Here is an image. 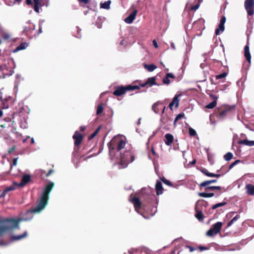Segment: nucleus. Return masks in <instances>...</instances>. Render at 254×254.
<instances>
[{
  "instance_id": "39",
  "label": "nucleus",
  "mask_w": 254,
  "mask_h": 254,
  "mask_svg": "<svg viewBox=\"0 0 254 254\" xmlns=\"http://www.w3.org/2000/svg\"><path fill=\"white\" fill-rule=\"evenodd\" d=\"M185 117V114H184V113H180V114H178V115L176 116V118H175V120H174V125L175 126H176V122H177L178 120H179L181 119L182 118H183V117Z\"/></svg>"
},
{
  "instance_id": "22",
  "label": "nucleus",
  "mask_w": 254,
  "mask_h": 254,
  "mask_svg": "<svg viewBox=\"0 0 254 254\" xmlns=\"http://www.w3.org/2000/svg\"><path fill=\"white\" fill-rule=\"evenodd\" d=\"M3 222L0 220V236H2L6 231L9 230L8 226L4 225H2Z\"/></svg>"
},
{
  "instance_id": "47",
  "label": "nucleus",
  "mask_w": 254,
  "mask_h": 254,
  "mask_svg": "<svg viewBox=\"0 0 254 254\" xmlns=\"http://www.w3.org/2000/svg\"><path fill=\"white\" fill-rule=\"evenodd\" d=\"M199 7V2H198L196 4H195L191 7V10H196Z\"/></svg>"
},
{
  "instance_id": "61",
  "label": "nucleus",
  "mask_w": 254,
  "mask_h": 254,
  "mask_svg": "<svg viewBox=\"0 0 254 254\" xmlns=\"http://www.w3.org/2000/svg\"><path fill=\"white\" fill-rule=\"evenodd\" d=\"M210 81H211V83L212 84H214V85L216 84V83L214 82L212 78L210 79Z\"/></svg>"
},
{
  "instance_id": "27",
  "label": "nucleus",
  "mask_w": 254,
  "mask_h": 254,
  "mask_svg": "<svg viewBox=\"0 0 254 254\" xmlns=\"http://www.w3.org/2000/svg\"><path fill=\"white\" fill-rule=\"evenodd\" d=\"M27 236V233L26 232H25L23 234L18 235V236H12L11 237V240L12 241H17L21 240L23 238L26 237Z\"/></svg>"
},
{
  "instance_id": "64",
  "label": "nucleus",
  "mask_w": 254,
  "mask_h": 254,
  "mask_svg": "<svg viewBox=\"0 0 254 254\" xmlns=\"http://www.w3.org/2000/svg\"><path fill=\"white\" fill-rule=\"evenodd\" d=\"M14 0L17 3H20L22 1V0Z\"/></svg>"
},
{
  "instance_id": "17",
  "label": "nucleus",
  "mask_w": 254,
  "mask_h": 254,
  "mask_svg": "<svg viewBox=\"0 0 254 254\" xmlns=\"http://www.w3.org/2000/svg\"><path fill=\"white\" fill-rule=\"evenodd\" d=\"M170 78L175 79V76L172 73H167L162 80L163 84L166 85L170 84L171 83Z\"/></svg>"
},
{
  "instance_id": "13",
  "label": "nucleus",
  "mask_w": 254,
  "mask_h": 254,
  "mask_svg": "<svg viewBox=\"0 0 254 254\" xmlns=\"http://www.w3.org/2000/svg\"><path fill=\"white\" fill-rule=\"evenodd\" d=\"M31 177L30 175L26 174L23 176L21 182L18 183H14V184H16L17 186L19 187H23L25 186L26 184L29 183L31 180Z\"/></svg>"
},
{
  "instance_id": "50",
  "label": "nucleus",
  "mask_w": 254,
  "mask_h": 254,
  "mask_svg": "<svg viewBox=\"0 0 254 254\" xmlns=\"http://www.w3.org/2000/svg\"><path fill=\"white\" fill-rule=\"evenodd\" d=\"M80 3H84L86 4L88 3L90 1V0H77Z\"/></svg>"
},
{
  "instance_id": "38",
  "label": "nucleus",
  "mask_w": 254,
  "mask_h": 254,
  "mask_svg": "<svg viewBox=\"0 0 254 254\" xmlns=\"http://www.w3.org/2000/svg\"><path fill=\"white\" fill-rule=\"evenodd\" d=\"M217 105L216 101H213L209 104L206 105L205 108L207 109H213Z\"/></svg>"
},
{
  "instance_id": "3",
  "label": "nucleus",
  "mask_w": 254,
  "mask_h": 254,
  "mask_svg": "<svg viewBox=\"0 0 254 254\" xmlns=\"http://www.w3.org/2000/svg\"><path fill=\"white\" fill-rule=\"evenodd\" d=\"M235 106L222 105L217 108L215 110V114L217 118L220 119H224L226 116L233 113Z\"/></svg>"
},
{
  "instance_id": "7",
  "label": "nucleus",
  "mask_w": 254,
  "mask_h": 254,
  "mask_svg": "<svg viewBox=\"0 0 254 254\" xmlns=\"http://www.w3.org/2000/svg\"><path fill=\"white\" fill-rule=\"evenodd\" d=\"M25 0V2L27 5H31L34 11L39 13L40 12V7L42 6L41 3L43 0Z\"/></svg>"
},
{
  "instance_id": "40",
  "label": "nucleus",
  "mask_w": 254,
  "mask_h": 254,
  "mask_svg": "<svg viewBox=\"0 0 254 254\" xmlns=\"http://www.w3.org/2000/svg\"><path fill=\"white\" fill-rule=\"evenodd\" d=\"M233 155L231 152L227 153L224 156V158L226 161H230L233 158Z\"/></svg>"
},
{
  "instance_id": "42",
  "label": "nucleus",
  "mask_w": 254,
  "mask_h": 254,
  "mask_svg": "<svg viewBox=\"0 0 254 254\" xmlns=\"http://www.w3.org/2000/svg\"><path fill=\"white\" fill-rule=\"evenodd\" d=\"M161 180L165 184L171 187L173 186L172 183L169 180L166 179L165 178L163 177L162 178H161Z\"/></svg>"
},
{
  "instance_id": "56",
  "label": "nucleus",
  "mask_w": 254,
  "mask_h": 254,
  "mask_svg": "<svg viewBox=\"0 0 254 254\" xmlns=\"http://www.w3.org/2000/svg\"><path fill=\"white\" fill-rule=\"evenodd\" d=\"M210 96L214 100L213 101H217L218 97L216 96H215L214 95L210 94Z\"/></svg>"
},
{
  "instance_id": "14",
  "label": "nucleus",
  "mask_w": 254,
  "mask_h": 254,
  "mask_svg": "<svg viewBox=\"0 0 254 254\" xmlns=\"http://www.w3.org/2000/svg\"><path fill=\"white\" fill-rule=\"evenodd\" d=\"M137 13V10L134 9L127 18L124 20L125 22L127 24H131L135 19Z\"/></svg>"
},
{
  "instance_id": "12",
  "label": "nucleus",
  "mask_w": 254,
  "mask_h": 254,
  "mask_svg": "<svg viewBox=\"0 0 254 254\" xmlns=\"http://www.w3.org/2000/svg\"><path fill=\"white\" fill-rule=\"evenodd\" d=\"M130 201L133 203L135 211L138 212L141 207V202L139 198L134 196L130 199Z\"/></svg>"
},
{
  "instance_id": "59",
  "label": "nucleus",
  "mask_w": 254,
  "mask_h": 254,
  "mask_svg": "<svg viewBox=\"0 0 254 254\" xmlns=\"http://www.w3.org/2000/svg\"><path fill=\"white\" fill-rule=\"evenodd\" d=\"M151 152L154 155H155V156L156 155V153L153 147H152V148H151Z\"/></svg>"
},
{
  "instance_id": "58",
  "label": "nucleus",
  "mask_w": 254,
  "mask_h": 254,
  "mask_svg": "<svg viewBox=\"0 0 254 254\" xmlns=\"http://www.w3.org/2000/svg\"><path fill=\"white\" fill-rule=\"evenodd\" d=\"M53 172V170L51 169V170H50L48 171V173L46 175V176L47 177H48V176H50V175H51Z\"/></svg>"
},
{
  "instance_id": "32",
  "label": "nucleus",
  "mask_w": 254,
  "mask_h": 254,
  "mask_svg": "<svg viewBox=\"0 0 254 254\" xmlns=\"http://www.w3.org/2000/svg\"><path fill=\"white\" fill-rule=\"evenodd\" d=\"M216 182H217V180H215V179L211 180H208V181H204L203 182H202L200 184V186L201 187H206V186H208V185H209V184H210L211 183H216Z\"/></svg>"
},
{
  "instance_id": "16",
  "label": "nucleus",
  "mask_w": 254,
  "mask_h": 254,
  "mask_svg": "<svg viewBox=\"0 0 254 254\" xmlns=\"http://www.w3.org/2000/svg\"><path fill=\"white\" fill-rule=\"evenodd\" d=\"M155 190L156 191V194L157 195H159L163 193L164 189L162 187V183L160 181H157L156 182L155 185Z\"/></svg>"
},
{
  "instance_id": "49",
  "label": "nucleus",
  "mask_w": 254,
  "mask_h": 254,
  "mask_svg": "<svg viewBox=\"0 0 254 254\" xmlns=\"http://www.w3.org/2000/svg\"><path fill=\"white\" fill-rule=\"evenodd\" d=\"M225 22H226V17L225 16H222L221 18V19H220L219 23L224 25V24H225Z\"/></svg>"
},
{
  "instance_id": "2",
  "label": "nucleus",
  "mask_w": 254,
  "mask_h": 254,
  "mask_svg": "<svg viewBox=\"0 0 254 254\" xmlns=\"http://www.w3.org/2000/svg\"><path fill=\"white\" fill-rule=\"evenodd\" d=\"M127 143L126 140L123 139L121 135L114 136L107 144L109 151V154L111 156H114L115 151L120 152L125 148Z\"/></svg>"
},
{
  "instance_id": "46",
  "label": "nucleus",
  "mask_w": 254,
  "mask_h": 254,
  "mask_svg": "<svg viewBox=\"0 0 254 254\" xmlns=\"http://www.w3.org/2000/svg\"><path fill=\"white\" fill-rule=\"evenodd\" d=\"M240 162L239 160H236L233 163H232L229 167V169H231L234 166L237 164L238 163Z\"/></svg>"
},
{
  "instance_id": "1",
  "label": "nucleus",
  "mask_w": 254,
  "mask_h": 254,
  "mask_svg": "<svg viewBox=\"0 0 254 254\" xmlns=\"http://www.w3.org/2000/svg\"><path fill=\"white\" fill-rule=\"evenodd\" d=\"M54 186V183L53 182H50L46 186L42 191L41 196L37 200V206L35 207L31 208L27 210L23 214V219L24 220L28 221L31 220L33 217V213H39L45 208L48 204L49 194L53 189Z\"/></svg>"
},
{
  "instance_id": "43",
  "label": "nucleus",
  "mask_w": 254,
  "mask_h": 254,
  "mask_svg": "<svg viewBox=\"0 0 254 254\" xmlns=\"http://www.w3.org/2000/svg\"><path fill=\"white\" fill-rule=\"evenodd\" d=\"M227 75V73L226 72H224L221 74L216 75L215 76V78L216 79H222V78H224L225 77H226Z\"/></svg>"
},
{
  "instance_id": "62",
  "label": "nucleus",
  "mask_w": 254,
  "mask_h": 254,
  "mask_svg": "<svg viewBox=\"0 0 254 254\" xmlns=\"http://www.w3.org/2000/svg\"><path fill=\"white\" fill-rule=\"evenodd\" d=\"M30 138V137H29V136H27L25 139H23V142H24H24H25L27 141V140L28 138Z\"/></svg>"
},
{
  "instance_id": "51",
  "label": "nucleus",
  "mask_w": 254,
  "mask_h": 254,
  "mask_svg": "<svg viewBox=\"0 0 254 254\" xmlns=\"http://www.w3.org/2000/svg\"><path fill=\"white\" fill-rule=\"evenodd\" d=\"M198 249L200 251H204V250H206L208 249L207 247H204V246H202L198 247L196 248V249Z\"/></svg>"
},
{
  "instance_id": "4",
  "label": "nucleus",
  "mask_w": 254,
  "mask_h": 254,
  "mask_svg": "<svg viewBox=\"0 0 254 254\" xmlns=\"http://www.w3.org/2000/svg\"><path fill=\"white\" fill-rule=\"evenodd\" d=\"M135 89H140V87L138 85H128L126 86H118L115 87V90L113 94L116 96H121L125 94L128 91H133Z\"/></svg>"
},
{
  "instance_id": "24",
  "label": "nucleus",
  "mask_w": 254,
  "mask_h": 254,
  "mask_svg": "<svg viewBox=\"0 0 254 254\" xmlns=\"http://www.w3.org/2000/svg\"><path fill=\"white\" fill-rule=\"evenodd\" d=\"M246 189L247 190V193L251 195H254V186L249 184L246 186Z\"/></svg>"
},
{
  "instance_id": "8",
  "label": "nucleus",
  "mask_w": 254,
  "mask_h": 254,
  "mask_svg": "<svg viewBox=\"0 0 254 254\" xmlns=\"http://www.w3.org/2000/svg\"><path fill=\"white\" fill-rule=\"evenodd\" d=\"M202 207L203 205L199 202H197L195 206V211L196 212L195 216L200 221H203L204 219V216L202 213Z\"/></svg>"
},
{
  "instance_id": "19",
  "label": "nucleus",
  "mask_w": 254,
  "mask_h": 254,
  "mask_svg": "<svg viewBox=\"0 0 254 254\" xmlns=\"http://www.w3.org/2000/svg\"><path fill=\"white\" fill-rule=\"evenodd\" d=\"M165 144L168 146L171 145L172 144L174 139L173 135L170 133L166 134L165 135Z\"/></svg>"
},
{
  "instance_id": "34",
  "label": "nucleus",
  "mask_w": 254,
  "mask_h": 254,
  "mask_svg": "<svg viewBox=\"0 0 254 254\" xmlns=\"http://www.w3.org/2000/svg\"><path fill=\"white\" fill-rule=\"evenodd\" d=\"M111 1L108 0L104 2V3H101L100 7L104 9H109L110 8V5Z\"/></svg>"
},
{
  "instance_id": "9",
  "label": "nucleus",
  "mask_w": 254,
  "mask_h": 254,
  "mask_svg": "<svg viewBox=\"0 0 254 254\" xmlns=\"http://www.w3.org/2000/svg\"><path fill=\"white\" fill-rule=\"evenodd\" d=\"M245 8L249 16L253 15L254 14V0H246Z\"/></svg>"
},
{
  "instance_id": "53",
  "label": "nucleus",
  "mask_w": 254,
  "mask_h": 254,
  "mask_svg": "<svg viewBox=\"0 0 254 254\" xmlns=\"http://www.w3.org/2000/svg\"><path fill=\"white\" fill-rule=\"evenodd\" d=\"M215 190V186H210L208 187L205 188V190Z\"/></svg>"
},
{
  "instance_id": "37",
  "label": "nucleus",
  "mask_w": 254,
  "mask_h": 254,
  "mask_svg": "<svg viewBox=\"0 0 254 254\" xmlns=\"http://www.w3.org/2000/svg\"><path fill=\"white\" fill-rule=\"evenodd\" d=\"M240 218V215H237L236 216H235L227 224V227L231 226L234 222L238 220Z\"/></svg>"
},
{
  "instance_id": "63",
  "label": "nucleus",
  "mask_w": 254,
  "mask_h": 254,
  "mask_svg": "<svg viewBox=\"0 0 254 254\" xmlns=\"http://www.w3.org/2000/svg\"><path fill=\"white\" fill-rule=\"evenodd\" d=\"M34 142H35V141H34V138H31V144H34Z\"/></svg>"
},
{
  "instance_id": "10",
  "label": "nucleus",
  "mask_w": 254,
  "mask_h": 254,
  "mask_svg": "<svg viewBox=\"0 0 254 254\" xmlns=\"http://www.w3.org/2000/svg\"><path fill=\"white\" fill-rule=\"evenodd\" d=\"M73 139L74 140V144L76 147H78L81 143L84 136L82 134L79 132L78 131H75L73 136Z\"/></svg>"
},
{
  "instance_id": "54",
  "label": "nucleus",
  "mask_w": 254,
  "mask_h": 254,
  "mask_svg": "<svg viewBox=\"0 0 254 254\" xmlns=\"http://www.w3.org/2000/svg\"><path fill=\"white\" fill-rule=\"evenodd\" d=\"M153 45L155 48H157L158 47V44L155 40H154L152 42Z\"/></svg>"
},
{
  "instance_id": "20",
  "label": "nucleus",
  "mask_w": 254,
  "mask_h": 254,
  "mask_svg": "<svg viewBox=\"0 0 254 254\" xmlns=\"http://www.w3.org/2000/svg\"><path fill=\"white\" fill-rule=\"evenodd\" d=\"M179 95H176L173 98L172 101L170 103L169 107L171 110H173V106L175 105L176 108L179 106V99H178Z\"/></svg>"
},
{
  "instance_id": "28",
  "label": "nucleus",
  "mask_w": 254,
  "mask_h": 254,
  "mask_svg": "<svg viewBox=\"0 0 254 254\" xmlns=\"http://www.w3.org/2000/svg\"><path fill=\"white\" fill-rule=\"evenodd\" d=\"M144 67L148 71L151 72L157 68V66L154 64H144Z\"/></svg>"
},
{
  "instance_id": "6",
  "label": "nucleus",
  "mask_w": 254,
  "mask_h": 254,
  "mask_svg": "<svg viewBox=\"0 0 254 254\" xmlns=\"http://www.w3.org/2000/svg\"><path fill=\"white\" fill-rule=\"evenodd\" d=\"M222 223L218 222L213 225L211 228L207 232L206 235L207 236L212 237L219 233L222 226Z\"/></svg>"
},
{
  "instance_id": "31",
  "label": "nucleus",
  "mask_w": 254,
  "mask_h": 254,
  "mask_svg": "<svg viewBox=\"0 0 254 254\" xmlns=\"http://www.w3.org/2000/svg\"><path fill=\"white\" fill-rule=\"evenodd\" d=\"M225 27L223 24H219L218 27L215 30V34L216 35H218L220 32H222L224 31Z\"/></svg>"
},
{
  "instance_id": "23",
  "label": "nucleus",
  "mask_w": 254,
  "mask_h": 254,
  "mask_svg": "<svg viewBox=\"0 0 254 254\" xmlns=\"http://www.w3.org/2000/svg\"><path fill=\"white\" fill-rule=\"evenodd\" d=\"M240 144H243L249 146H254V140H248L247 139L240 140L238 141Z\"/></svg>"
},
{
  "instance_id": "26",
  "label": "nucleus",
  "mask_w": 254,
  "mask_h": 254,
  "mask_svg": "<svg viewBox=\"0 0 254 254\" xmlns=\"http://www.w3.org/2000/svg\"><path fill=\"white\" fill-rule=\"evenodd\" d=\"M27 46L28 44L26 42L21 43L13 50V52H17L19 51L24 50Z\"/></svg>"
},
{
  "instance_id": "15",
  "label": "nucleus",
  "mask_w": 254,
  "mask_h": 254,
  "mask_svg": "<svg viewBox=\"0 0 254 254\" xmlns=\"http://www.w3.org/2000/svg\"><path fill=\"white\" fill-rule=\"evenodd\" d=\"M244 56L248 61L249 64H251V55L250 52V48L249 45V42L247 44V45L244 47Z\"/></svg>"
},
{
  "instance_id": "30",
  "label": "nucleus",
  "mask_w": 254,
  "mask_h": 254,
  "mask_svg": "<svg viewBox=\"0 0 254 254\" xmlns=\"http://www.w3.org/2000/svg\"><path fill=\"white\" fill-rule=\"evenodd\" d=\"M162 104V103L160 101H158L153 105L152 109L155 113H158L159 112L160 109L158 108V106Z\"/></svg>"
},
{
  "instance_id": "44",
  "label": "nucleus",
  "mask_w": 254,
  "mask_h": 254,
  "mask_svg": "<svg viewBox=\"0 0 254 254\" xmlns=\"http://www.w3.org/2000/svg\"><path fill=\"white\" fill-rule=\"evenodd\" d=\"M189 133L191 136H194L196 134L195 130L191 127L189 128Z\"/></svg>"
},
{
  "instance_id": "33",
  "label": "nucleus",
  "mask_w": 254,
  "mask_h": 254,
  "mask_svg": "<svg viewBox=\"0 0 254 254\" xmlns=\"http://www.w3.org/2000/svg\"><path fill=\"white\" fill-rule=\"evenodd\" d=\"M198 195L203 197H211L214 195V193L212 192L207 193V192H199Z\"/></svg>"
},
{
  "instance_id": "55",
  "label": "nucleus",
  "mask_w": 254,
  "mask_h": 254,
  "mask_svg": "<svg viewBox=\"0 0 254 254\" xmlns=\"http://www.w3.org/2000/svg\"><path fill=\"white\" fill-rule=\"evenodd\" d=\"M10 38V36L8 34L3 35V38L5 40H8Z\"/></svg>"
},
{
  "instance_id": "52",
  "label": "nucleus",
  "mask_w": 254,
  "mask_h": 254,
  "mask_svg": "<svg viewBox=\"0 0 254 254\" xmlns=\"http://www.w3.org/2000/svg\"><path fill=\"white\" fill-rule=\"evenodd\" d=\"M16 149V146H13L9 150L8 153H11V152H13Z\"/></svg>"
},
{
  "instance_id": "5",
  "label": "nucleus",
  "mask_w": 254,
  "mask_h": 254,
  "mask_svg": "<svg viewBox=\"0 0 254 254\" xmlns=\"http://www.w3.org/2000/svg\"><path fill=\"white\" fill-rule=\"evenodd\" d=\"M120 160L121 164L132 162L134 160V153L130 150L126 151L123 154L120 152Z\"/></svg>"
},
{
  "instance_id": "48",
  "label": "nucleus",
  "mask_w": 254,
  "mask_h": 254,
  "mask_svg": "<svg viewBox=\"0 0 254 254\" xmlns=\"http://www.w3.org/2000/svg\"><path fill=\"white\" fill-rule=\"evenodd\" d=\"M186 248H188L190 252H192L195 250H196V248H194L193 247L189 245L186 246Z\"/></svg>"
},
{
  "instance_id": "60",
  "label": "nucleus",
  "mask_w": 254,
  "mask_h": 254,
  "mask_svg": "<svg viewBox=\"0 0 254 254\" xmlns=\"http://www.w3.org/2000/svg\"><path fill=\"white\" fill-rule=\"evenodd\" d=\"M222 188L220 186H215V190H221Z\"/></svg>"
},
{
  "instance_id": "25",
  "label": "nucleus",
  "mask_w": 254,
  "mask_h": 254,
  "mask_svg": "<svg viewBox=\"0 0 254 254\" xmlns=\"http://www.w3.org/2000/svg\"><path fill=\"white\" fill-rule=\"evenodd\" d=\"M20 219H15L14 218L7 219L5 220V222H10L13 227H16L18 226L19 223Z\"/></svg>"
},
{
  "instance_id": "45",
  "label": "nucleus",
  "mask_w": 254,
  "mask_h": 254,
  "mask_svg": "<svg viewBox=\"0 0 254 254\" xmlns=\"http://www.w3.org/2000/svg\"><path fill=\"white\" fill-rule=\"evenodd\" d=\"M18 158H14L12 160V163L10 164V169L11 170L13 166L17 165Z\"/></svg>"
},
{
  "instance_id": "11",
  "label": "nucleus",
  "mask_w": 254,
  "mask_h": 254,
  "mask_svg": "<svg viewBox=\"0 0 254 254\" xmlns=\"http://www.w3.org/2000/svg\"><path fill=\"white\" fill-rule=\"evenodd\" d=\"M156 78L155 76L149 77L146 80V82L143 83H140V86H139L140 87H145L146 86H148L149 87H151L153 85H157L156 82Z\"/></svg>"
},
{
  "instance_id": "35",
  "label": "nucleus",
  "mask_w": 254,
  "mask_h": 254,
  "mask_svg": "<svg viewBox=\"0 0 254 254\" xmlns=\"http://www.w3.org/2000/svg\"><path fill=\"white\" fill-rule=\"evenodd\" d=\"M104 110V105L103 104H99L97 109L96 114L97 115H99L101 114Z\"/></svg>"
},
{
  "instance_id": "57",
  "label": "nucleus",
  "mask_w": 254,
  "mask_h": 254,
  "mask_svg": "<svg viewBox=\"0 0 254 254\" xmlns=\"http://www.w3.org/2000/svg\"><path fill=\"white\" fill-rule=\"evenodd\" d=\"M86 129V127L85 126H81L79 127V130L81 131H84Z\"/></svg>"
},
{
  "instance_id": "18",
  "label": "nucleus",
  "mask_w": 254,
  "mask_h": 254,
  "mask_svg": "<svg viewBox=\"0 0 254 254\" xmlns=\"http://www.w3.org/2000/svg\"><path fill=\"white\" fill-rule=\"evenodd\" d=\"M14 183H16L15 182L13 183V185L12 186H9L8 187H7L6 188H5L3 190V191L1 193V194H0V197H1V198L4 197V196L6 195V194L8 191L14 190L15 189V186H17L16 185V184H14Z\"/></svg>"
},
{
  "instance_id": "41",
  "label": "nucleus",
  "mask_w": 254,
  "mask_h": 254,
  "mask_svg": "<svg viewBox=\"0 0 254 254\" xmlns=\"http://www.w3.org/2000/svg\"><path fill=\"white\" fill-rule=\"evenodd\" d=\"M226 202H220V203H216V204L213 205L212 206V209H216L217 208H218L219 207H221V206H224L226 204Z\"/></svg>"
},
{
  "instance_id": "29",
  "label": "nucleus",
  "mask_w": 254,
  "mask_h": 254,
  "mask_svg": "<svg viewBox=\"0 0 254 254\" xmlns=\"http://www.w3.org/2000/svg\"><path fill=\"white\" fill-rule=\"evenodd\" d=\"M7 101L8 100L6 99H2V97H1V99L0 101V108L2 109L7 108L8 107Z\"/></svg>"
},
{
  "instance_id": "21",
  "label": "nucleus",
  "mask_w": 254,
  "mask_h": 254,
  "mask_svg": "<svg viewBox=\"0 0 254 254\" xmlns=\"http://www.w3.org/2000/svg\"><path fill=\"white\" fill-rule=\"evenodd\" d=\"M200 171L206 176L210 177L219 178L220 176H221V175L220 174H214L212 173H209L206 169L204 168L201 169Z\"/></svg>"
},
{
  "instance_id": "36",
  "label": "nucleus",
  "mask_w": 254,
  "mask_h": 254,
  "mask_svg": "<svg viewBox=\"0 0 254 254\" xmlns=\"http://www.w3.org/2000/svg\"><path fill=\"white\" fill-rule=\"evenodd\" d=\"M101 129V127L99 126L95 131L94 132L92 133L91 135H90L89 136H88V139L89 140H91L92 139H93L96 135L98 133V132L99 131V130H100Z\"/></svg>"
}]
</instances>
